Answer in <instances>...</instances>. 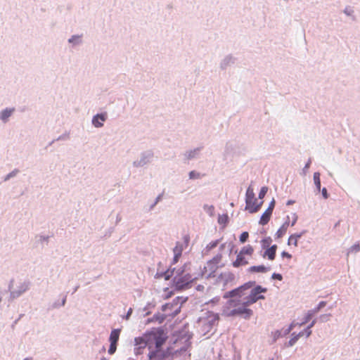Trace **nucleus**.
I'll use <instances>...</instances> for the list:
<instances>
[{"label": "nucleus", "mask_w": 360, "mask_h": 360, "mask_svg": "<svg viewBox=\"0 0 360 360\" xmlns=\"http://www.w3.org/2000/svg\"><path fill=\"white\" fill-rule=\"evenodd\" d=\"M167 338V333L162 328H153L146 330L142 336L136 338L134 342L138 349L148 348L150 360H171L186 352V349L177 347L178 342L162 350Z\"/></svg>", "instance_id": "nucleus-1"}, {"label": "nucleus", "mask_w": 360, "mask_h": 360, "mask_svg": "<svg viewBox=\"0 0 360 360\" xmlns=\"http://www.w3.org/2000/svg\"><path fill=\"white\" fill-rule=\"evenodd\" d=\"M253 285L252 283H245L238 288L226 292L224 298L230 300L227 302L226 309L224 314L228 316H243L249 318L252 314V311L248 308L250 306L246 300L240 297L243 294L244 290H248Z\"/></svg>", "instance_id": "nucleus-2"}, {"label": "nucleus", "mask_w": 360, "mask_h": 360, "mask_svg": "<svg viewBox=\"0 0 360 360\" xmlns=\"http://www.w3.org/2000/svg\"><path fill=\"white\" fill-rule=\"evenodd\" d=\"M187 265L185 264L176 271L173 278V284L176 290H181L189 288V284L195 279L189 273H186Z\"/></svg>", "instance_id": "nucleus-3"}, {"label": "nucleus", "mask_w": 360, "mask_h": 360, "mask_svg": "<svg viewBox=\"0 0 360 360\" xmlns=\"http://www.w3.org/2000/svg\"><path fill=\"white\" fill-rule=\"evenodd\" d=\"M254 251L253 247L250 245L243 247L237 255L236 260L233 262V266L234 267H239L240 266L247 265L248 260L253 255Z\"/></svg>", "instance_id": "nucleus-4"}, {"label": "nucleus", "mask_w": 360, "mask_h": 360, "mask_svg": "<svg viewBox=\"0 0 360 360\" xmlns=\"http://www.w3.org/2000/svg\"><path fill=\"white\" fill-rule=\"evenodd\" d=\"M247 290H244L243 294H241L240 297H241L242 296V298L246 300L249 305L255 303L259 300H264V296L262 295V292H266V289L260 285H257L252 289L250 293H248Z\"/></svg>", "instance_id": "nucleus-5"}, {"label": "nucleus", "mask_w": 360, "mask_h": 360, "mask_svg": "<svg viewBox=\"0 0 360 360\" xmlns=\"http://www.w3.org/2000/svg\"><path fill=\"white\" fill-rule=\"evenodd\" d=\"M221 255H218L207 262L204 267L205 271L202 273L205 277L215 276L214 274L219 268V264L221 260Z\"/></svg>", "instance_id": "nucleus-6"}, {"label": "nucleus", "mask_w": 360, "mask_h": 360, "mask_svg": "<svg viewBox=\"0 0 360 360\" xmlns=\"http://www.w3.org/2000/svg\"><path fill=\"white\" fill-rule=\"evenodd\" d=\"M179 299V297H176L172 303H168L162 306V311L166 313L165 316L174 317L180 312L181 307L178 306Z\"/></svg>", "instance_id": "nucleus-7"}, {"label": "nucleus", "mask_w": 360, "mask_h": 360, "mask_svg": "<svg viewBox=\"0 0 360 360\" xmlns=\"http://www.w3.org/2000/svg\"><path fill=\"white\" fill-rule=\"evenodd\" d=\"M120 330V329H114L111 331L110 335L109 338V340L110 342V345L108 349V353L110 354H113L117 349V343L119 340Z\"/></svg>", "instance_id": "nucleus-8"}, {"label": "nucleus", "mask_w": 360, "mask_h": 360, "mask_svg": "<svg viewBox=\"0 0 360 360\" xmlns=\"http://www.w3.org/2000/svg\"><path fill=\"white\" fill-rule=\"evenodd\" d=\"M245 210H248L250 213H255L258 212L262 204L263 200L258 202L257 198L252 199L250 200V203L248 201H245Z\"/></svg>", "instance_id": "nucleus-9"}, {"label": "nucleus", "mask_w": 360, "mask_h": 360, "mask_svg": "<svg viewBox=\"0 0 360 360\" xmlns=\"http://www.w3.org/2000/svg\"><path fill=\"white\" fill-rule=\"evenodd\" d=\"M185 248H186L184 246V245L181 243L177 242L176 243V245L173 249L174 255V258L172 262V264H175L178 262V261L179 260V258L181 257L182 252Z\"/></svg>", "instance_id": "nucleus-10"}, {"label": "nucleus", "mask_w": 360, "mask_h": 360, "mask_svg": "<svg viewBox=\"0 0 360 360\" xmlns=\"http://www.w3.org/2000/svg\"><path fill=\"white\" fill-rule=\"evenodd\" d=\"M326 305V302H324V301L320 302L319 304H318V306L316 308H314V309L309 311L307 313V315L306 316V319H305V321L302 324H304V323H307V321H309L315 314L319 312V310L323 308Z\"/></svg>", "instance_id": "nucleus-11"}, {"label": "nucleus", "mask_w": 360, "mask_h": 360, "mask_svg": "<svg viewBox=\"0 0 360 360\" xmlns=\"http://www.w3.org/2000/svg\"><path fill=\"white\" fill-rule=\"evenodd\" d=\"M277 248L278 247L276 245H273L272 246L268 248L264 252L263 257H267L269 260H274L276 257Z\"/></svg>", "instance_id": "nucleus-12"}, {"label": "nucleus", "mask_w": 360, "mask_h": 360, "mask_svg": "<svg viewBox=\"0 0 360 360\" xmlns=\"http://www.w3.org/2000/svg\"><path fill=\"white\" fill-rule=\"evenodd\" d=\"M106 116L105 114H98L93 117L92 123L96 127H101L103 125Z\"/></svg>", "instance_id": "nucleus-13"}, {"label": "nucleus", "mask_w": 360, "mask_h": 360, "mask_svg": "<svg viewBox=\"0 0 360 360\" xmlns=\"http://www.w3.org/2000/svg\"><path fill=\"white\" fill-rule=\"evenodd\" d=\"M271 214L272 212L266 210L260 217L259 224L262 226L267 224L271 219Z\"/></svg>", "instance_id": "nucleus-14"}, {"label": "nucleus", "mask_w": 360, "mask_h": 360, "mask_svg": "<svg viewBox=\"0 0 360 360\" xmlns=\"http://www.w3.org/2000/svg\"><path fill=\"white\" fill-rule=\"evenodd\" d=\"M304 234V231L300 233H295L291 235L288 240V245H294L295 247L297 246V242L298 239L302 237V236Z\"/></svg>", "instance_id": "nucleus-15"}, {"label": "nucleus", "mask_w": 360, "mask_h": 360, "mask_svg": "<svg viewBox=\"0 0 360 360\" xmlns=\"http://www.w3.org/2000/svg\"><path fill=\"white\" fill-rule=\"evenodd\" d=\"M288 226H289V222L288 221H285L284 224H283V225L278 229V230L277 231L276 233V236L278 238H280L281 237H283L286 231H287V229L288 228Z\"/></svg>", "instance_id": "nucleus-16"}, {"label": "nucleus", "mask_w": 360, "mask_h": 360, "mask_svg": "<svg viewBox=\"0 0 360 360\" xmlns=\"http://www.w3.org/2000/svg\"><path fill=\"white\" fill-rule=\"evenodd\" d=\"M269 267H266L264 265L252 266L250 268V271L252 272L265 273L269 271Z\"/></svg>", "instance_id": "nucleus-17"}, {"label": "nucleus", "mask_w": 360, "mask_h": 360, "mask_svg": "<svg viewBox=\"0 0 360 360\" xmlns=\"http://www.w3.org/2000/svg\"><path fill=\"white\" fill-rule=\"evenodd\" d=\"M13 110L14 109H6L3 110L0 114V118L3 121L6 122L8 120V118L11 115Z\"/></svg>", "instance_id": "nucleus-18"}, {"label": "nucleus", "mask_w": 360, "mask_h": 360, "mask_svg": "<svg viewBox=\"0 0 360 360\" xmlns=\"http://www.w3.org/2000/svg\"><path fill=\"white\" fill-rule=\"evenodd\" d=\"M255 198V197L253 188L251 186H249L246 191L245 201H248V203H250V200Z\"/></svg>", "instance_id": "nucleus-19"}, {"label": "nucleus", "mask_w": 360, "mask_h": 360, "mask_svg": "<svg viewBox=\"0 0 360 360\" xmlns=\"http://www.w3.org/2000/svg\"><path fill=\"white\" fill-rule=\"evenodd\" d=\"M314 184L319 191L321 190V180H320V174L319 172H315L314 174Z\"/></svg>", "instance_id": "nucleus-20"}, {"label": "nucleus", "mask_w": 360, "mask_h": 360, "mask_svg": "<svg viewBox=\"0 0 360 360\" xmlns=\"http://www.w3.org/2000/svg\"><path fill=\"white\" fill-rule=\"evenodd\" d=\"M272 240L271 237H266L261 240V244L263 248H268L271 245Z\"/></svg>", "instance_id": "nucleus-21"}, {"label": "nucleus", "mask_w": 360, "mask_h": 360, "mask_svg": "<svg viewBox=\"0 0 360 360\" xmlns=\"http://www.w3.org/2000/svg\"><path fill=\"white\" fill-rule=\"evenodd\" d=\"M304 335H305L304 333V332H300L299 334H297V335H295L293 336L290 340H289V345L290 346H292L293 345L295 344V342L298 340L299 338L301 337V336H303Z\"/></svg>", "instance_id": "nucleus-22"}, {"label": "nucleus", "mask_w": 360, "mask_h": 360, "mask_svg": "<svg viewBox=\"0 0 360 360\" xmlns=\"http://www.w3.org/2000/svg\"><path fill=\"white\" fill-rule=\"evenodd\" d=\"M268 188L266 186H263L259 191V198L260 200H262L264 198L265 195L266 194Z\"/></svg>", "instance_id": "nucleus-23"}, {"label": "nucleus", "mask_w": 360, "mask_h": 360, "mask_svg": "<svg viewBox=\"0 0 360 360\" xmlns=\"http://www.w3.org/2000/svg\"><path fill=\"white\" fill-rule=\"evenodd\" d=\"M249 237V233L246 231L243 232L240 236V241L243 243H245Z\"/></svg>", "instance_id": "nucleus-24"}, {"label": "nucleus", "mask_w": 360, "mask_h": 360, "mask_svg": "<svg viewBox=\"0 0 360 360\" xmlns=\"http://www.w3.org/2000/svg\"><path fill=\"white\" fill-rule=\"evenodd\" d=\"M359 251H360V244L359 243L354 244L349 250V252H357Z\"/></svg>", "instance_id": "nucleus-25"}, {"label": "nucleus", "mask_w": 360, "mask_h": 360, "mask_svg": "<svg viewBox=\"0 0 360 360\" xmlns=\"http://www.w3.org/2000/svg\"><path fill=\"white\" fill-rule=\"evenodd\" d=\"M200 176H201L200 174L195 171H191L189 173V178L191 179H199Z\"/></svg>", "instance_id": "nucleus-26"}, {"label": "nucleus", "mask_w": 360, "mask_h": 360, "mask_svg": "<svg viewBox=\"0 0 360 360\" xmlns=\"http://www.w3.org/2000/svg\"><path fill=\"white\" fill-rule=\"evenodd\" d=\"M315 321H313L304 330V333L305 334L306 337L308 338L311 334V330L310 328L314 325Z\"/></svg>", "instance_id": "nucleus-27"}, {"label": "nucleus", "mask_w": 360, "mask_h": 360, "mask_svg": "<svg viewBox=\"0 0 360 360\" xmlns=\"http://www.w3.org/2000/svg\"><path fill=\"white\" fill-rule=\"evenodd\" d=\"M183 240H184V243H182L184 245V246L185 248H186L188 245V243H189V241H190V236L188 234H185L184 236H183Z\"/></svg>", "instance_id": "nucleus-28"}, {"label": "nucleus", "mask_w": 360, "mask_h": 360, "mask_svg": "<svg viewBox=\"0 0 360 360\" xmlns=\"http://www.w3.org/2000/svg\"><path fill=\"white\" fill-rule=\"evenodd\" d=\"M274 207H275V200H274V199H273V200L271 201V202L269 203V207H268V208H267L266 210H269V211H271V212H273V210H274Z\"/></svg>", "instance_id": "nucleus-29"}, {"label": "nucleus", "mask_w": 360, "mask_h": 360, "mask_svg": "<svg viewBox=\"0 0 360 360\" xmlns=\"http://www.w3.org/2000/svg\"><path fill=\"white\" fill-rule=\"evenodd\" d=\"M272 278L277 279L278 281H281L283 279V276L280 274L274 273V274H272Z\"/></svg>", "instance_id": "nucleus-30"}, {"label": "nucleus", "mask_w": 360, "mask_h": 360, "mask_svg": "<svg viewBox=\"0 0 360 360\" xmlns=\"http://www.w3.org/2000/svg\"><path fill=\"white\" fill-rule=\"evenodd\" d=\"M218 245V240H215L213 242L210 243V244L207 245V248L209 249H212L215 248Z\"/></svg>", "instance_id": "nucleus-31"}, {"label": "nucleus", "mask_w": 360, "mask_h": 360, "mask_svg": "<svg viewBox=\"0 0 360 360\" xmlns=\"http://www.w3.org/2000/svg\"><path fill=\"white\" fill-rule=\"evenodd\" d=\"M281 256L283 257H287L288 259H291L292 257V255L290 254H289L288 252H285L283 251L282 253H281Z\"/></svg>", "instance_id": "nucleus-32"}, {"label": "nucleus", "mask_w": 360, "mask_h": 360, "mask_svg": "<svg viewBox=\"0 0 360 360\" xmlns=\"http://www.w3.org/2000/svg\"><path fill=\"white\" fill-rule=\"evenodd\" d=\"M322 195L325 199H327L328 198V192L326 188H323L321 191Z\"/></svg>", "instance_id": "nucleus-33"}, {"label": "nucleus", "mask_w": 360, "mask_h": 360, "mask_svg": "<svg viewBox=\"0 0 360 360\" xmlns=\"http://www.w3.org/2000/svg\"><path fill=\"white\" fill-rule=\"evenodd\" d=\"M310 164H311V162L310 160L308 161V162L306 164L305 167H304V169H308L310 167Z\"/></svg>", "instance_id": "nucleus-34"}, {"label": "nucleus", "mask_w": 360, "mask_h": 360, "mask_svg": "<svg viewBox=\"0 0 360 360\" xmlns=\"http://www.w3.org/2000/svg\"><path fill=\"white\" fill-rule=\"evenodd\" d=\"M75 37H72L71 39H69L70 42H72L75 39Z\"/></svg>", "instance_id": "nucleus-35"}, {"label": "nucleus", "mask_w": 360, "mask_h": 360, "mask_svg": "<svg viewBox=\"0 0 360 360\" xmlns=\"http://www.w3.org/2000/svg\"><path fill=\"white\" fill-rule=\"evenodd\" d=\"M296 221H297V219H295L294 221L292 223V226H294V224H295Z\"/></svg>", "instance_id": "nucleus-36"}, {"label": "nucleus", "mask_w": 360, "mask_h": 360, "mask_svg": "<svg viewBox=\"0 0 360 360\" xmlns=\"http://www.w3.org/2000/svg\"><path fill=\"white\" fill-rule=\"evenodd\" d=\"M24 360H33L32 358H26Z\"/></svg>", "instance_id": "nucleus-37"}, {"label": "nucleus", "mask_w": 360, "mask_h": 360, "mask_svg": "<svg viewBox=\"0 0 360 360\" xmlns=\"http://www.w3.org/2000/svg\"><path fill=\"white\" fill-rule=\"evenodd\" d=\"M131 311V309H130V310L129 311V312H128V314H127V317L129 316V314H130Z\"/></svg>", "instance_id": "nucleus-38"}, {"label": "nucleus", "mask_w": 360, "mask_h": 360, "mask_svg": "<svg viewBox=\"0 0 360 360\" xmlns=\"http://www.w3.org/2000/svg\"><path fill=\"white\" fill-rule=\"evenodd\" d=\"M169 276H166V279H169Z\"/></svg>", "instance_id": "nucleus-39"}]
</instances>
